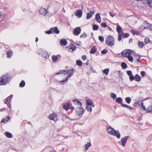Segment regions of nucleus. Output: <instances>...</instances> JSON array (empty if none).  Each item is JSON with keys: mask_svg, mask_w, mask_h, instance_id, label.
Segmentation results:
<instances>
[{"mask_svg": "<svg viewBox=\"0 0 152 152\" xmlns=\"http://www.w3.org/2000/svg\"><path fill=\"white\" fill-rule=\"evenodd\" d=\"M123 35L122 36V37L123 38H126L129 37V34L128 33H124L123 32Z\"/></svg>", "mask_w": 152, "mask_h": 152, "instance_id": "de8ad7c7", "label": "nucleus"}, {"mask_svg": "<svg viewBox=\"0 0 152 152\" xmlns=\"http://www.w3.org/2000/svg\"><path fill=\"white\" fill-rule=\"evenodd\" d=\"M97 50V48L96 46L95 45L91 49L90 51V53L94 54L96 52Z\"/></svg>", "mask_w": 152, "mask_h": 152, "instance_id": "dca6fc26", "label": "nucleus"}, {"mask_svg": "<svg viewBox=\"0 0 152 152\" xmlns=\"http://www.w3.org/2000/svg\"><path fill=\"white\" fill-rule=\"evenodd\" d=\"M109 72V69H106L103 71V73L105 74L106 75H107Z\"/></svg>", "mask_w": 152, "mask_h": 152, "instance_id": "c03bdc74", "label": "nucleus"}, {"mask_svg": "<svg viewBox=\"0 0 152 152\" xmlns=\"http://www.w3.org/2000/svg\"><path fill=\"white\" fill-rule=\"evenodd\" d=\"M75 72L73 69H72L71 70H69V74L67 76V77L69 78L70 77L74 74Z\"/></svg>", "mask_w": 152, "mask_h": 152, "instance_id": "aec40b11", "label": "nucleus"}, {"mask_svg": "<svg viewBox=\"0 0 152 152\" xmlns=\"http://www.w3.org/2000/svg\"><path fill=\"white\" fill-rule=\"evenodd\" d=\"M101 26L103 28H106L107 27V25L105 22L102 23L101 24Z\"/></svg>", "mask_w": 152, "mask_h": 152, "instance_id": "6e6d98bb", "label": "nucleus"}, {"mask_svg": "<svg viewBox=\"0 0 152 152\" xmlns=\"http://www.w3.org/2000/svg\"><path fill=\"white\" fill-rule=\"evenodd\" d=\"M53 62V63H55L57 61L58 57L57 56L53 55L52 56Z\"/></svg>", "mask_w": 152, "mask_h": 152, "instance_id": "6ab92c4d", "label": "nucleus"}, {"mask_svg": "<svg viewBox=\"0 0 152 152\" xmlns=\"http://www.w3.org/2000/svg\"><path fill=\"white\" fill-rule=\"evenodd\" d=\"M93 29L94 30H97L99 28V26L96 25H94L93 26Z\"/></svg>", "mask_w": 152, "mask_h": 152, "instance_id": "37998d69", "label": "nucleus"}, {"mask_svg": "<svg viewBox=\"0 0 152 152\" xmlns=\"http://www.w3.org/2000/svg\"><path fill=\"white\" fill-rule=\"evenodd\" d=\"M147 111L146 112V113H149L151 112L152 111V106L151 105L147 107L146 108Z\"/></svg>", "mask_w": 152, "mask_h": 152, "instance_id": "2f4dec72", "label": "nucleus"}, {"mask_svg": "<svg viewBox=\"0 0 152 152\" xmlns=\"http://www.w3.org/2000/svg\"><path fill=\"white\" fill-rule=\"evenodd\" d=\"M81 30V29L80 27H76L74 30L73 33L75 36H78L80 34Z\"/></svg>", "mask_w": 152, "mask_h": 152, "instance_id": "423d86ee", "label": "nucleus"}, {"mask_svg": "<svg viewBox=\"0 0 152 152\" xmlns=\"http://www.w3.org/2000/svg\"><path fill=\"white\" fill-rule=\"evenodd\" d=\"M96 20V21L99 23H100L101 22V19L100 16V14L99 13H97L95 17Z\"/></svg>", "mask_w": 152, "mask_h": 152, "instance_id": "f3484780", "label": "nucleus"}, {"mask_svg": "<svg viewBox=\"0 0 152 152\" xmlns=\"http://www.w3.org/2000/svg\"><path fill=\"white\" fill-rule=\"evenodd\" d=\"M127 73L128 75L130 76L132 75V73L131 71H128L127 72Z\"/></svg>", "mask_w": 152, "mask_h": 152, "instance_id": "bf43d9fd", "label": "nucleus"}, {"mask_svg": "<svg viewBox=\"0 0 152 152\" xmlns=\"http://www.w3.org/2000/svg\"><path fill=\"white\" fill-rule=\"evenodd\" d=\"M135 80L136 81L140 82L141 80V77L138 74L135 75Z\"/></svg>", "mask_w": 152, "mask_h": 152, "instance_id": "4be33fe9", "label": "nucleus"}, {"mask_svg": "<svg viewBox=\"0 0 152 152\" xmlns=\"http://www.w3.org/2000/svg\"><path fill=\"white\" fill-rule=\"evenodd\" d=\"M129 78L131 81H132L135 79L134 76L132 75L129 76Z\"/></svg>", "mask_w": 152, "mask_h": 152, "instance_id": "603ef678", "label": "nucleus"}, {"mask_svg": "<svg viewBox=\"0 0 152 152\" xmlns=\"http://www.w3.org/2000/svg\"><path fill=\"white\" fill-rule=\"evenodd\" d=\"M41 56L42 57L44 58H47L49 56L48 53L47 52H42L41 53Z\"/></svg>", "mask_w": 152, "mask_h": 152, "instance_id": "a211bd4d", "label": "nucleus"}, {"mask_svg": "<svg viewBox=\"0 0 152 152\" xmlns=\"http://www.w3.org/2000/svg\"><path fill=\"white\" fill-rule=\"evenodd\" d=\"M69 104L67 103L63 106V108L65 110H66L68 108H69Z\"/></svg>", "mask_w": 152, "mask_h": 152, "instance_id": "ea45409f", "label": "nucleus"}, {"mask_svg": "<svg viewBox=\"0 0 152 152\" xmlns=\"http://www.w3.org/2000/svg\"><path fill=\"white\" fill-rule=\"evenodd\" d=\"M53 28L52 33H55L56 34H58L60 33L59 31L58 30V28L57 27H55L54 28Z\"/></svg>", "mask_w": 152, "mask_h": 152, "instance_id": "412c9836", "label": "nucleus"}, {"mask_svg": "<svg viewBox=\"0 0 152 152\" xmlns=\"http://www.w3.org/2000/svg\"><path fill=\"white\" fill-rule=\"evenodd\" d=\"M10 119V117L9 116H7V117L4 118H3L1 120V122L4 123H7Z\"/></svg>", "mask_w": 152, "mask_h": 152, "instance_id": "bb28decb", "label": "nucleus"}, {"mask_svg": "<svg viewBox=\"0 0 152 152\" xmlns=\"http://www.w3.org/2000/svg\"><path fill=\"white\" fill-rule=\"evenodd\" d=\"M63 73L64 70H60L58 72H56V75H58Z\"/></svg>", "mask_w": 152, "mask_h": 152, "instance_id": "13d9d810", "label": "nucleus"}, {"mask_svg": "<svg viewBox=\"0 0 152 152\" xmlns=\"http://www.w3.org/2000/svg\"><path fill=\"white\" fill-rule=\"evenodd\" d=\"M111 97L113 98V99H115L116 97V95L113 93H111L110 94Z\"/></svg>", "mask_w": 152, "mask_h": 152, "instance_id": "a19ab883", "label": "nucleus"}, {"mask_svg": "<svg viewBox=\"0 0 152 152\" xmlns=\"http://www.w3.org/2000/svg\"><path fill=\"white\" fill-rule=\"evenodd\" d=\"M7 106L8 107L10 108H11V102H7Z\"/></svg>", "mask_w": 152, "mask_h": 152, "instance_id": "e2e57ef3", "label": "nucleus"}, {"mask_svg": "<svg viewBox=\"0 0 152 152\" xmlns=\"http://www.w3.org/2000/svg\"><path fill=\"white\" fill-rule=\"evenodd\" d=\"M116 30L118 34H121V31H122V28L118 25L117 26Z\"/></svg>", "mask_w": 152, "mask_h": 152, "instance_id": "b1692460", "label": "nucleus"}, {"mask_svg": "<svg viewBox=\"0 0 152 152\" xmlns=\"http://www.w3.org/2000/svg\"><path fill=\"white\" fill-rule=\"evenodd\" d=\"M39 12L40 14L45 15L47 13V11L46 9L45 8H41L39 10Z\"/></svg>", "mask_w": 152, "mask_h": 152, "instance_id": "9d476101", "label": "nucleus"}, {"mask_svg": "<svg viewBox=\"0 0 152 152\" xmlns=\"http://www.w3.org/2000/svg\"><path fill=\"white\" fill-rule=\"evenodd\" d=\"M86 109L87 111L88 112H91L92 111V109L91 107L88 106H87L86 107Z\"/></svg>", "mask_w": 152, "mask_h": 152, "instance_id": "49530a36", "label": "nucleus"}, {"mask_svg": "<svg viewBox=\"0 0 152 152\" xmlns=\"http://www.w3.org/2000/svg\"><path fill=\"white\" fill-rule=\"evenodd\" d=\"M94 13V11H91L89 12L88 13L87 15L86 19H89L92 17V15Z\"/></svg>", "mask_w": 152, "mask_h": 152, "instance_id": "4468645a", "label": "nucleus"}, {"mask_svg": "<svg viewBox=\"0 0 152 152\" xmlns=\"http://www.w3.org/2000/svg\"><path fill=\"white\" fill-rule=\"evenodd\" d=\"M112 135L115 136L118 139H120L121 136V135L119 131L118 130H114V131L113 132V133Z\"/></svg>", "mask_w": 152, "mask_h": 152, "instance_id": "1a4fd4ad", "label": "nucleus"}, {"mask_svg": "<svg viewBox=\"0 0 152 152\" xmlns=\"http://www.w3.org/2000/svg\"><path fill=\"white\" fill-rule=\"evenodd\" d=\"M129 138V136H126L123 138H122L121 140V145L124 147H125L126 145V143L127 142V140Z\"/></svg>", "mask_w": 152, "mask_h": 152, "instance_id": "39448f33", "label": "nucleus"}, {"mask_svg": "<svg viewBox=\"0 0 152 152\" xmlns=\"http://www.w3.org/2000/svg\"><path fill=\"white\" fill-rule=\"evenodd\" d=\"M5 135L8 138H12L13 137V135L12 134L9 132H6Z\"/></svg>", "mask_w": 152, "mask_h": 152, "instance_id": "cd10ccee", "label": "nucleus"}, {"mask_svg": "<svg viewBox=\"0 0 152 152\" xmlns=\"http://www.w3.org/2000/svg\"><path fill=\"white\" fill-rule=\"evenodd\" d=\"M87 36V34L86 33H84L83 34H82L80 36V38H85Z\"/></svg>", "mask_w": 152, "mask_h": 152, "instance_id": "864d4df0", "label": "nucleus"}, {"mask_svg": "<svg viewBox=\"0 0 152 152\" xmlns=\"http://www.w3.org/2000/svg\"><path fill=\"white\" fill-rule=\"evenodd\" d=\"M145 74V72L144 71H142L141 72V75L142 76H144Z\"/></svg>", "mask_w": 152, "mask_h": 152, "instance_id": "0e129e2a", "label": "nucleus"}, {"mask_svg": "<svg viewBox=\"0 0 152 152\" xmlns=\"http://www.w3.org/2000/svg\"><path fill=\"white\" fill-rule=\"evenodd\" d=\"M108 50L107 49H104L101 51V53L102 54H105L108 52Z\"/></svg>", "mask_w": 152, "mask_h": 152, "instance_id": "5fc2aeb1", "label": "nucleus"}, {"mask_svg": "<svg viewBox=\"0 0 152 152\" xmlns=\"http://www.w3.org/2000/svg\"><path fill=\"white\" fill-rule=\"evenodd\" d=\"M122 39L121 35V34H118V40L119 41H120Z\"/></svg>", "mask_w": 152, "mask_h": 152, "instance_id": "052dcab7", "label": "nucleus"}, {"mask_svg": "<svg viewBox=\"0 0 152 152\" xmlns=\"http://www.w3.org/2000/svg\"><path fill=\"white\" fill-rule=\"evenodd\" d=\"M147 28L151 31H152V25H149L147 26Z\"/></svg>", "mask_w": 152, "mask_h": 152, "instance_id": "680f3d73", "label": "nucleus"}, {"mask_svg": "<svg viewBox=\"0 0 152 152\" xmlns=\"http://www.w3.org/2000/svg\"><path fill=\"white\" fill-rule=\"evenodd\" d=\"M25 85V83L24 80H22L19 84V86L20 87H23Z\"/></svg>", "mask_w": 152, "mask_h": 152, "instance_id": "f704fd0d", "label": "nucleus"}, {"mask_svg": "<svg viewBox=\"0 0 152 152\" xmlns=\"http://www.w3.org/2000/svg\"><path fill=\"white\" fill-rule=\"evenodd\" d=\"M61 44L62 45H66L67 43V40L64 39H61L60 41Z\"/></svg>", "mask_w": 152, "mask_h": 152, "instance_id": "2eb2a0df", "label": "nucleus"}, {"mask_svg": "<svg viewBox=\"0 0 152 152\" xmlns=\"http://www.w3.org/2000/svg\"><path fill=\"white\" fill-rule=\"evenodd\" d=\"M125 99L126 102L128 104H129L131 101V99L129 97L126 98Z\"/></svg>", "mask_w": 152, "mask_h": 152, "instance_id": "c9c22d12", "label": "nucleus"}, {"mask_svg": "<svg viewBox=\"0 0 152 152\" xmlns=\"http://www.w3.org/2000/svg\"><path fill=\"white\" fill-rule=\"evenodd\" d=\"M99 39L101 42H103L104 41V38L102 36H99Z\"/></svg>", "mask_w": 152, "mask_h": 152, "instance_id": "8fccbe9b", "label": "nucleus"}, {"mask_svg": "<svg viewBox=\"0 0 152 152\" xmlns=\"http://www.w3.org/2000/svg\"><path fill=\"white\" fill-rule=\"evenodd\" d=\"M82 11L80 10H77L75 13V16H77L79 18L82 17Z\"/></svg>", "mask_w": 152, "mask_h": 152, "instance_id": "9b49d317", "label": "nucleus"}, {"mask_svg": "<svg viewBox=\"0 0 152 152\" xmlns=\"http://www.w3.org/2000/svg\"><path fill=\"white\" fill-rule=\"evenodd\" d=\"M13 96V95H10V96H8L7 98H6L5 100L4 101V103L6 104H7V102H11V99Z\"/></svg>", "mask_w": 152, "mask_h": 152, "instance_id": "f8f14e48", "label": "nucleus"}, {"mask_svg": "<svg viewBox=\"0 0 152 152\" xmlns=\"http://www.w3.org/2000/svg\"><path fill=\"white\" fill-rule=\"evenodd\" d=\"M122 107L126 108L129 110H134V108L133 107L125 104H122Z\"/></svg>", "mask_w": 152, "mask_h": 152, "instance_id": "c85d7f7f", "label": "nucleus"}, {"mask_svg": "<svg viewBox=\"0 0 152 152\" xmlns=\"http://www.w3.org/2000/svg\"><path fill=\"white\" fill-rule=\"evenodd\" d=\"M91 146V142H88L86 144V151H87L89 148Z\"/></svg>", "mask_w": 152, "mask_h": 152, "instance_id": "e433bc0d", "label": "nucleus"}, {"mask_svg": "<svg viewBox=\"0 0 152 152\" xmlns=\"http://www.w3.org/2000/svg\"><path fill=\"white\" fill-rule=\"evenodd\" d=\"M85 110H84L82 107H77L75 109V111L77 115L79 116L83 115L85 112Z\"/></svg>", "mask_w": 152, "mask_h": 152, "instance_id": "7ed1b4c3", "label": "nucleus"}, {"mask_svg": "<svg viewBox=\"0 0 152 152\" xmlns=\"http://www.w3.org/2000/svg\"><path fill=\"white\" fill-rule=\"evenodd\" d=\"M72 46L70 48H69V50H68L69 51L71 52H72L73 51L75 50L77 48L76 47L75 45H73L72 44Z\"/></svg>", "mask_w": 152, "mask_h": 152, "instance_id": "393cba45", "label": "nucleus"}, {"mask_svg": "<svg viewBox=\"0 0 152 152\" xmlns=\"http://www.w3.org/2000/svg\"><path fill=\"white\" fill-rule=\"evenodd\" d=\"M150 41L148 37H146L145 39V42L146 44L150 42Z\"/></svg>", "mask_w": 152, "mask_h": 152, "instance_id": "3c124183", "label": "nucleus"}, {"mask_svg": "<svg viewBox=\"0 0 152 152\" xmlns=\"http://www.w3.org/2000/svg\"><path fill=\"white\" fill-rule=\"evenodd\" d=\"M87 59V57L86 55H84L82 56V59L84 60H85Z\"/></svg>", "mask_w": 152, "mask_h": 152, "instance_id": "338daca9", "label": "nucleus"}, {"mask_svg": "<svg viewBox=\"0 0 152 152\" xmlns=\"http://www.w3.org/2000/svg\"><path fill=\"white\" fill-rule=\"evenodd\" d=\"M148 3V5L152 7V0H149V1Z\"/></svg>", "mask_w": 152, "mask_h": 152, "instance_id": "4d7b16f0", "label": "nucleus"}, {"mask_svg": "<svg viewBox=\"0 0 152 152\" xmlns=\"http://www.w3.org/2000/svg\"><path fill=\"white\" fill-rule=\"evenodd\" d=\"M105 42L107 45L112 47L114 45V39L113 36L110 35L106 38Z\"/></svg>", "mask_w": 152, "mask_h": 152, "instance_id": "f03ea898", "label": "nucleus"}, {"mask_svg": "<svg viewBox=\"0 0 152 152\" xmlns=\"http://www.w3.org/2000/svg\"><path fill=\"white\" fill-rule=\"evenodd\" d=\"M143 98H140V101H138L137 102H136L134 103V106H137L138 107L140 105V104L139 103V102L140 101H142L143 100Z\"/></svg>", "mask_w": 152, "mask_h": 152, "instance_id": "473e14b6", "label": "nucleus"}, {"mask_svg": "<svg viewBox=\"0 0 152 152\" xmlns=\"http://www.w3.org/2000/svg\"><path fill=\"white\" fill-rule=\"evenodd\" d=\"M64 73L65 75H66L69 73V71L64 70Z\"/></svg>", "mask_w": 152, "mask_h": 152, "instance_id": "774afa93", "label": "nucleus"}, {"mask_svg": "<svg viewBox=\"0 0 152 152\" xmlns=\"http://www.w3.org/2000/svg\"><path fill=\"white\" fill-rule=\"evenodd\" d=\"M121 66L123 69H125L127 67L126 64L125 62H123L121 64Z\"/></svg>", "mask_w": 152, "mask_h": 152, "instance_id": "4c0bfd02", "label": "nucleus"}, {"mask_svg": "<svg viewBox=\"0 0 152 152\" xmlns=\"http://www.w3.org/2000/svg\"><path fill=\"white\" fill-rule=\"evenodd\" d=\"M13 55V52L12 50H10L7 53V57L8 58H10Z\"/></svg>", "mask_w": 152, "mask_h": 152, "instance_id": "5701e85b", "label": "nucleus"}, {"mask_svg": "<svg viewBox=\"0 0 152 152\" xmlns=\"http://www.w3.org/2000/svg\"><path fill=\"white\" fill-rule=\"evenodd\" d=\"M143 1V2L144 4L147 3L149 1V0H142Z\"/></svg>", "mask_w": 152, "mask_h": 152, "instance_id": "69168bd1", "label": "nucleus"}, {"mask_svg": "<svg viewBox=\"0 0 152 152\" xmlns=\"http://www.w3.org/2000/svg\"><path fill=\"white\" fill-rule=\"evenodd\" d=\"M131 32L134 35H138L139 34V32L138 31H134L133 30H132Z\"/></svg>", "mask_w": 152, "mask_h": 152, "instance_id": "79ce46f5", "label": "nucleus"}, {"mask_svg": "<svg viewBox=\"0 0 152 152\" xmlns=\"http://www.w3.org/2000/svg\"><path fill=\"white\" fill-rule=\"evenodd\" d=\"M73 102L75 103V104L77 103L78 105L82 106L83 105L82 103L80 101H79L77 99H74L73 100Z\"/></svg>", "mask_w": 152, "mask_h": 152, "instance_id": "a878e982", "label": "nucleus"}, {"mask_svg": "<svg viewBox=\"0 0 152 152\" xmlns=\"http://www.w3.org/2000/svg\"><path fill=\"white\" fill-rule=\"evenodd\" d=\"M76 64L79 66H81L82 65L83 63L79 59L76 61Z\"/></svg>", "mask_w": 152, "mask_h": 152, "instance_id": "72a5a7b5", "label": "nucleus"}, {"mask_svg": "<svg viewBox=\"0 0 152 152\" xmlns=\"http://www.w3.org/2000/svg\"><path fill=\"white\" fill-rule=\"evenodd\" d=\"M49 118L51 120H53L55 121L58 120L57 115L55 113H53L49 115Z\"/></svg>", "mask_w": 152, "mask_h": 152, "instance_id": "6e6552de", "label": "nucleus"}, {"mask_svg": "<svg viewBox=\"0 0 152 152\" xmlns=\"http://www.w3.org/2000/svg\"><path fill=\"white\" fill-rule=\"evenodd\" d=\"M68 79L69 78L67 77H66L65 78V79H64L63 80L60 81V83L62 85L64 84V83L67 81Z\"/></svg>", "mask_w": 152, "mask_h": 152, "instance_id": "58836bf2", "label": "nucleus"}, {"mask_svg": "<svg viewBox=\"0 0 152 152\" xmlns=\"http://www.w3.org/2000/svg\"><path fill=\"white\" fill-rule=\"evenodd\" d=\"M127 57L129 61H130L131 62H133V57L129 55Z\"/></svg>", "mask_w": 152, "mask_h": 152, "instance_id": "09e8293b", "label": "nucleus"}, {"mask_svg": "<svg viewBox=\"0 0 152 152\" xmlns=\"http://www.w3.org/2000/svg\"><path fill=\"white\" fill-rule=\"evenodd\" d=\"M144 45V43L142 41H139L138 42V46L139 48H143Z\"/></svg>", "mask_w": 152, "mask_h": 152, "instance_id": "c756f323", "label": "nucleus"}, {"mask_svg": "<svg viewBox=\"0 0 152 152\" xmlns=\"http://www.w3.org/2000/svg\"><path fill=\"white\" fill-rule=\"evenodd\" d=\"M11 80V76L8 74H6L0 77V85H5Z\"/></svg>", "mask_w": 152, "mask_h": 152, "instance_id": "f257e3e1", "label": "nucleus"}, {"mask_svg": "<svg viewBox=\"0 0 152 152\" xmlns=\"http://www.w3.org/2000/svg\"><path fill=\"white\" fill-rule=\"evenodd\" d=\"M122 100V99L121 97H118L116 99L115 101L117 103L121 104L122 106V104H124L123 103Z\"/></svg>", "mask_w": 152, "mask_h": 152, "instance_id": "ddd939ff", "label": "nucleus"}, {"mask_svg": "<svg viewBox=\"0 0 152 152\" xmlns=\"http://www.w3.org/2000/svg\"><path fill=\"white\" fill-rule=\"evenodd\" d=\"M106 128L108 132L111 135L113 134V132L115 130L114 129L111 127L110 126H107Z\"/></svg>", "mask_w": 152, "mask_h": 152, "instance_id": "0eeeda50", "label": "nucleus"}, {"mask_svg": "<svg viewBox=\"0 0 152 152\" xmlns=\"http://www.w3.org/2000/svg\"><path fill=\"white\" fill-rule=\"evenodd\" d=\"M132 50L129 49H126L123 51L121 53L122 56L124 57H127L130 55Z\"/></svg>", "mask_w": 152, "mask_h": 152, "instance_id": "20e7f679", "label": "nucleus"}, {"mask_svg": "<svg viewBox=\"0 0 152 152\" xmlns=\"http://www.w3.org/2000/svg\"><path fill=\"white\" fill-rule=\"evenodd\" d=\"M86 103L87 105L91 106L93 105V102L91 100L87 99L86 101Z\"/></svg>", "mask_w": 152, "mask_h": 152, "instance_id": "7c9ffc66", "label": "nucleus"}, {"mask_svg": "<svg viewBox=\"0 0 152 152\" xmlns=\"http://www.w3.org/2000/svg\"><path fill=\"white\" fill-rule=\"evenodd\" d=\"M53 28H50L49 30H48V31H46L45 33L47 34H50L52 33H52V30H53Z\"/></svg>", "mask_w": 152, "mask_h": 152, "instance_id": "a18cd8bd", "label": "nucleus"}]
</instances>
